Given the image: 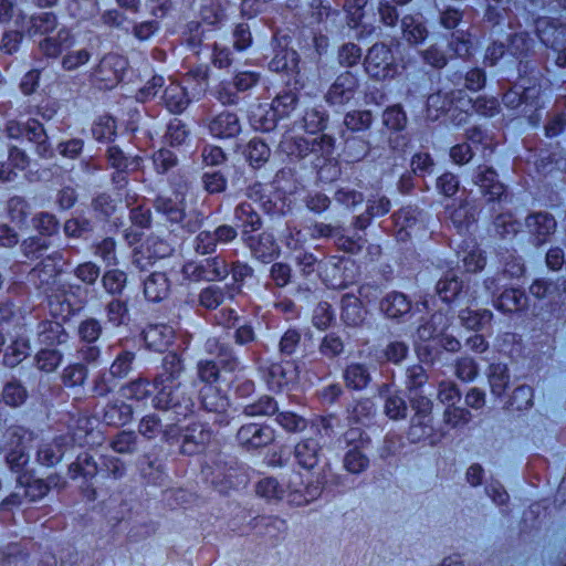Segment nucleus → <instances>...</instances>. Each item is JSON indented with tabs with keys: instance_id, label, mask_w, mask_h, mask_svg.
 <instances>
[{
	"instance_id": "58836bf2",
	"label": "nucleus",
	"mask_w": 566,
	"mask_h": 566,
	"mask_svg": "<svg viewBox=\"0 0 566 566\" xmlns=\"http://www.w3.org/2000/svg\"><path fill=\"white\" fill-rule=\"evenodd\" d=\"M526 302L525 293L518 289L505 290L494 301L493 305L497 311L501 312H516L524 307Z\"/></svg>"
},
{
	"instance_id": "9d476101",
	"label": "nucleus",
	"mask_w": 566,
	"mask_h": 566,
	"mask_svg": "<svg viewBox=\"0 0 566 566\" xmlns=\"http://www.w3.org/2000/svg\"><path fill=\"white\" fill-rule=\"evenodd\" d=\"M8 137L13 139L27 138L36 144V151L40 156H46L49 144L43 125L36 119H29L27 123L9 120L6 127Z\"/></svg>"
},
{
	"instance_id": "4be33fe9",
	"label": "nucleus",
	"mask_w": 566,
	"mask_h": 566,
	"mask_svg": "<svg viewBox=\"0 0 566 566\" xmlns=\"http://www.w3.org/2000/svg\"><path fill=\"white\" fill-rule=\"evenodd\" d=\"M503 103L510 108H516L520 105L525 104V107L538 111L544 107V102L542 101V87L541 85H532L524 87L522 92L514 87L503 95Z\"/></svg>"
},
{
	"instance_id": "864d4df0",
	"label": "nucleus",
	"mask_w": 566,
	"mask_h": 566,
	"mask_svg": "<svg viewBox=\"0 0 566 566\" xmlns=\"http://www.w3.org/2000/svg\"><path fill=\"white\" fill-rule=\"evenodd\" d=\"M297 104V96L295 93L289 91L279 94L271 103V107L279 119L286 118L295 109Z\"/></svg>"
},
{
	"instance_id": "5fc2aeb1",
	"label": "nucleus",
	"mask_w": 566,
	"mask_h": 566,
	"mask_svg": "<svg viewBox=\"0 0 566 566\" xmlns=\"http://www.w3.org/2000/svg\"><path fill=\"white\" fill-rule=\"evenodd\" d=\"M373 123V114L370 111H352L344 117V125L352 132L367 130Z\"/></svg>"
},
{
	"instance_id": "e433bc0d",
	"label": "nucleus",
	"mask_w": 566,
	"mask_h": 566,
	"mask_svg": "<svg viewBox=\"0 0 566 566\" xmlns=\"http://www.w3.org/2000/svg\"><path fill=\"white\" fill-rule=\"evenodd\" d=\"M233 289L228 286L209 285L199 293V304L208 310H214L221 305L227 297H233Z\"/></svg>"
},
{
	"instance_id": "7ed1b4c3",
	"label": "nucleus",
	"mask_w": 566,
	"mask_h": 566,
	"mask_svg": "<svg viewBox=\"0 0 566 566\" xmlns=\"http://www.w3.org/2000/svg\"><path fill=\"white\" fill-rule=\"evenodd\" d=\"M323 484L319 481L304 484L300 473H293L286 486L281 485L274 478H264L256 485V493L268 501L285 499L290 504L302 506L319 497Z\"/></svg>"
},
{
	"instance_id": "13d9d810",
	"label": "nucleus",
	"mask_w": 566,
	"mask_h": 566,
	"mask_svg": "<svg viewBox=\"0 0 566 566\" xmlns=\"http://www.w3.org/2000/svg\"><path fill=\"white\" fill-rule=\"evenodd\" d=\"M382 123L390 130H402L407 124V116L400 105L389 106L382 114Z\"/></svg>"
},
{
	"instance_id": "f257e3e1",
	"label": "nucleus",
	"mask_w": 566,
	"mask_h": 566,
	"mask_svg": "<svg viewBox=\"0 0 566 566\" xmlns=\"http://www.w3.org/2000/svg\"><path fill=\"white\" fill-rule=\"evenodd\" d=\"M164 373L154 382L157 390L153 398V405L157 409L172 410L176 420L180 421L192 412L193 401L186 394V388L178 381L182 371V363L176 353H169L164 357Z\"/></svg>"
},
{
	"instance_id": "0eeeda50",
	"label": "nucleus",
	"mask_w": 566,
	"mask_h": 566,
	"mask_svg": "<svg viewBox=\"0 0 566 566\" xmlns=\"http://www.w3.org/2000/svg\"><path fill=\"white\" fill-rule=\"evenodd\" d=\"M59 272L57 264L49 258L41 265L34 268L31 275L39 280V287L48 294L51 313L55 316L66 317L73 310L70 300L64 294L50 293V286L55 283Z\"/></svg>"
},
{
	"instance_id": "79ce46f5",
	"label": "nucleus",
	"mask_w": 566,
	"mask_h": 566,
	"mask_svg": "<svg viewBox=\"0 0 566 566\" xmlns=\"http://www.w3.org/2000/svg\"><path fill=\"white\" fill-rule=\"evenodd\" d=\"M244 155L252 167L259 168L269 160L271 150L263 140L252 138L245 147Z\"/></svg>"
},
{
	"instance_id": "4468645a",
	"label": "nucleus",
	"mask_w": 566,
	"mask_h": 566,
	"mask_svg": "<svg viewBox=\"0 0 566 566\" xmlns=\"http://www.w3.org/2000/svg\"><path fill=\"white\" fill-rule=\"evenodd\" d=\"M172 252V248L166 241L149 237L144 243L134 250L133 264L140 271L153 265L156 260L164 259Z\"/></svg>"
},
{
	"instance_id": "603ef678",
	"label": "nucleus",
	"mask_w": 566,
	"mask_h": 566,
	"mask_svg": "<svg viewBox=\"0 0 566 566\" xmlns=\"http://www.w3.org/2000/svg\"><path fill=\"white\" fill-rule=\"evenodd\" d=\"M235 218L241 222L243 230L255 231L261 226V218L249 202H242L235 208Z\"/></svg>"
},
{
	"instance_id": "393cba45",
	"label": "nucleus",
	"mask_w": 566,
	"mask_h": 566,
	"mask_svg": "<svg viewBox=\"0 0 566 566\" xmlns=\"http://www.w3.org/2000/svg\"><path fill=\"white\" fill-rule=\"evenodd\" d=\"M475 101H473L463 90L453 91L452 105L450 108V120L455 126H462L468 123L470 116L474 113Z\"/></svg>"
},
{
	"instance_id": "c03bdc74",
	"label": "nucleus",
	"mask_w": 566,
	"mask_h": 566,
	"mask_svg": "<svg viewBox=\"0 0 566 566\" xmlns=\"http://www.w3.org/2000/svg\"><path fill=\"white\" fill-rule=\"evenodd\" d=\"M56 28V17L51 12H41L28 20L27 33L32 36L52 32Z\"/></svg>"
},
{
	"instance_id": "774afa93",
	"label": "nucleus",
	"mask_w": 566,
	"mask_h": 566,
	"mask_svg": "<svg viewBox=\"0 0 566 566\" xmlns=\"http://www.w3.org/2000/svg\"><path fill=\"white\" fill-rule=\"evenodd\" d=\"M87 369L82 364H72L64 368L62 381L66 387H75L84 384Z\"/></svg>"
},
{
	"instance_id": "412c9836",
	"label": "nucleus",
	"mask_w": 566,
	"mask_h": 566,
	"mask_svg": "<svg viewBox=\"0 0 566 566\" xmlns=\"http://www.w3.org/2000/svg\"><path fill=\"white\" fill-rule=\"evenodd\" d=\"M241 123L233 112L223 111L214 115L208 124V130L214 138L227 139L237 137L241 133Z\"/></svg>"
},
{
	"instance_id": "4d7b16f0",
	"label": "nucleus",
	"mask_w": 566,
	"mask_h": 566,
	"mask_svg": "<svg viewBox=\"0 0 566 566\" xmlns=\"http://www.w3.org/2000/svg\"><path fill=\"white\" fill-rule=\"evenodd\" d=\"M494 227L496 234L502 239H510L521 229V223L514 218L512 213H502L495 218Z\"/></svg>"
},
{
	"instance_id": "b1692460",
	"label": "nucleus",
	"mask_w": 566,
	"mask_h": 566,
	"mask_svg": "<svg viewBox=\"0 0 566 566\" xmlns=\"http://www.w3.org/2000/svg\"><path fill=\"white\" fill-rule=\"evenodd\" d=\"M544 22H537V32L539 40L546 45L554 49L556 52H560L557 56V64L566 66V28L549 27L547 30H541Z\"/></svg>"
},
{
	"instance_id": "69168bd1",
	"label": "nucleus",
	"mask_w": 566,
	"mask_h": 566,
	"mask_svg": "<svg viewBox=\"0 0 566 566\" xmlns=\"http://www.w3.org/2000/svg\"><path fill=\"white\" fill-rule=\"evenodd\" d=\"M94 138L98 142H111L116 135L115 119L108 116L98 118L92 128Z\"/></svg>"
},
{
	"instance_id": "3c124183",
	"label": "nucleus",
	"mask_w": 566,
	"mask_h": 566,
	"mask_svg": "<svg viewBox=\"0 0 566 566\" xmlns=\"http://www.w3.org/2000/svg\"><path fill=\"white\" fill-rule=\"evenodd\" d=\"M509 381L510 375L506 365L492 364L490 366L489 382L493 395L502 396L507 388Z\"/></svg>"
},
{
	"instance_id": "a211bd4d",
	"label": "nucleus",
	"mask_w": 566,
	"mask_h": 566,
	"mask_svg": "<svg viewBox=\"0 0 566 566\" xmlns=\"http://www.w3.org/2000/svg\"><path fill=\"white\" fill-rule=\"evenodd\" d=\"M525 226L535 245H542L548 242L555 233L557 222L548 212H534L526 217Z\"/></svg>"
},
{
	"instance_id": "052dcab7",
	"label": "nucleus",
	"mask_w": 566,
	"mask_h": 566,
	"mask_svg": "<svg viewBox=\"0 0 566 566\" xmlns=\"http://www.w3.org/2000/svg\"><path fill=\"white\" fill-rule=\"evenodd\" d=\"M103 286L109 294H120L127 282V274L124 271L108 270L102 277Z\"/></svg>"
},
{
	"instance_id": "f03ea898",
	"label": "nucleus",
	"mask_w": 566,
	"mask_h": 566,
	"mask_svg": "<svg viewBox=\"0 0 566 566\" xmlns=\"http://www.w3.org/2000/svg\"><path fill=\"white\" fill-rule=\"evenodd\" d=\"M326 122L327 115L323 111L315 107L307 109L302 118V127L310 136L305 138L285 134L279 145L281 151L296 158L313 154L317 158L327 159L334 150V138L326 134L313 136L325 127Z\"/></svg>"
},
{
	"instance_id": "aec40b11",
	"label": "nucleus",
	"mask_w": 566,
	"mask_h": 566,
	"mask_svg": "<svg viewBox=\"0 0 566 566\" xmlns=\"http://www.w3.org/2000/svg\"><path fill=\"white\" fill-rule=\"evenodd\" d=\"M155 207L156 210L163 213L172 224H180L181 228L187 229L189 232L195 231L197 228V223L192 224L190 221L184 223L186 219L184 200L179 198L178 193H175L174 197L159 196L156 199Z\"/></svg>"
},
{
	"instance_id": "f3484780",
	"label": "nucleus",
	"mask_w": 566,
	"mask_h": 566,
	"mask_svg": "<svg viewBox=\"0 0 566 566\" xmlns=\"http://www.w3.org/2000/svg\"><path fill=\"white\" fill-rule=\"evenodd\" d=\"M238 442L247 450L263 448L274 441V430L258 423L243 424L237 433Z\"/></svg>"
},
{
	"instance_id": "7c9ffc66",
	"label": "nucleus",
	"mask_w": 566,
	"mask_h": 566,
	"mask_svg": "<svg viewBox=\"0 0 566 566\" xmlns=\"http://www.w3.org/2000/svg\"><path fill=\"white\" fill-rule=\"evenodd\" d=\"M250 124L255 130L271 132L276 127L279 118L271 106L258 104L251 107Z\"/></svg>"
},
{
	"instance_id": "473e14b6",
	"label": "nucleus",
	"mask_w": 566,
	"mask_h": 566,
	"mask_svg": "<svg viewBox=\"0 0 566 566\" xmlns=\"http://www.w3.org/2000/svg\"><path fill=\"white\" fill-rule=\"evenodd\" d=\"M380 308L388 317L398 318L410 312L411 303L405 294L390 292L382 298Z\"/></svg>"
},
{
	"instance_id": "4c0bfd02",
	"label": "nucleus",
	"mask_w": 566,
	"mask_h": 566,
	"mask_svg": "<svg viewBox=\"0 0 566 566\" xmlns=\"http://www.w3.org/2000/svg\"><path fill=\"white\" fill-rule=\"evenodd\" d=\"M133 418V408L123 400L108 403L104 411V421L109 426H124Z\"/></svg>"
},
{
	"instance_id": "8fccbe9b",
	"label": "nucleus",
	"mask_w": 566,
	"mask_h": 566,
	"mask_svg": "<svg viewBox=\"0 0 566 566\" xmlns=\"http://www.w3.org/2000/svg\"><path fill=\"white\" fill-rule=\"evenodd\" d=\"M493 314L489 310L472 311L463 310L459 314L462 325L468 329L479 331L491 322Z\"/></svg>"
},
{
	"instance_id": "338daca9",
	"label": "nucleus",
	"mask_w": 566,
	"mask_h": 566,
	"mask_svg": "<svg viewBox=\"0 0 566 566\" xmlns=\"http://www.w3.org/2000/svg\"><path fill=\"white\" fill-rule=\"evenodd\" d=\"M2 397L7 405L17 407L24 402L27 390L19 381H9L3 388Z\"/></svg>"
},
{
	"instance_id": "39448f33",
	"label": "nucleus",
	"mask_w": 566,
	"mask_h": 566,
	"mask_svg": "<svg viewBox=\"0 0 566 566\" xmlns=\"http://www.w3.org/2000/svg\"><path fill=\"white\" fill-rule=\"evenodd\" d=\"M164 438L169 443L180 442L184 454H195L205 449L211 439V431L200 422H191L186 427L177 423L168 426Z\"/></svg>"
},
{
	"instance_id": "1a4fd4ad",
	"label": "nucleus",
	"mask_w": 566,
	"mask_h": 566,
	"mask_svg": "<svg viewBox=\"0 0 566 566\" xmlns=\"http://www.w3.org/2000/svg\"><path fill=\"white\" fill-rule=\"evenodd\" d=\"M478 290L479 286L476 284L464 283L455 275H447L439 280L436 285L437 294L444 303L458 301L459 303L472 305L481 297Z\"/></svg>"
},
{
	"instance_id": "0e129e2a",
	"label": "nucleus",
	"mask_w": 566,
	"mask_h": 566,
	"mask_svg": "<svg viewBox=\"0 0 566 566\" xmlns=\"http://www.w3.org/2000/svg\"><path fill=\"white\" fill-rule=\"evenodd\" d=\"M36 367L44 373L54 371L62 361V354L56 349H41L36 356Z\"/></svg>"
},
{
	"instance_id": "680f3d73",
	"label": "nucleus",
	"mask_w": 566,
	"mask_h": 566,
	"mask_svg": "<svg viewBox=\"0 0 566 566\" xmlns=\"http://www.w3.org/2000/svg\"><path fill=\"white\" fill-rule=\"evenodd\" d=\"M137 436L134 431L123 430L111 441V448L122 454L133 453L136 450Z\"/></svg>"
},
{
	"instance_id": "cd10ccee",
	"label": "nucleus",
	"mask_w": 566,
	"mask_h": 566,
	"mask_svg": "<svg viewBox=\"0 0 566 566\" xmlns=\"http://www.w3.org/2000/svg\"><path fill=\"white\" fill-rule=\"evenodd\" d=\"M474 182L490 201L500 200L504 195L505 187L497 180V175L492 168L481 170L476 175Z\"/></svg>"
},
{
	"instance_id": "9b49d317",
	"label": "nucleus",
	"mask_w": 566,
	"mask_h": 566,
	"mask_svg": "<svg viewBox=\"0 0 566 566\" xmlns=\"http://www.w3.org/2000/svg\"><path fill=\"white\" fill-rule=\"evenodd\" d=\"M359 93V80L349 72L340 73L329 86L325 99L329 105L343 106L356 99Z\"/></svg>"
},
{
	"instance_id": "c756f323",
	"label": "nucleus",
	"mask_w": 566,
	"mask_h": 566,
	"mask_svg": "<svg viewBox=\"0 0 566 566\" xmlns=\"http://www.w3.org/2000/svg\"><path fill=\"white\" fill-rule=\"evenodd\" d=\"M70 30L62 28L55 35L46 36L39 43L41 52L49 57H56L61 52L73 44Z\"/></svg>"
},
{
	"instance_id": "bf43d9fd",
	"label": "nucleus",
	"mask_w": 566,
	"mask_h": 566,
	"mask_svg": "<svg viewBox=\"0 0 566 566\" xmlns=\"http://www.w3.org/2000/svg\"><path fill=\"white\" fill-rule=\"evenodd\" d=\"M345 469L354 474L365 471L368 467V458L361 452L360 446L348 450L344 458Z\"/></svg>"
},
{
	"instance_id": "423d86ee",
	"label": "nucleus",
	"mask_w": 566,
	"mask_h": 566,
	"mask_svg": "<svg viewBox=\"0 0 566 566\" xmlns=\"http://www.w3.org/2000/svg\"><path fill=\"white\" fill-rule=\"evenodd\" d=\"M227 6V0H203L200 7L201 22H191L186 38L187 45L193 53H199L202 41L208 39L205 25L221 23L226 18Z\"/></svg>"
},
{
	"instance_id": "a878e982",
	"label": "nucleus",
	"mask_w": 566,
	"mask_h": 566,
	"mask_svg": "<svg viewBox=\"0 0 566 566\" xmlns=\"http://www.w3.org/2000/svg\"><path fill=\"white\" fill-rule=\"evenodd\" d=\"M143 334L147 347L155 352L166 350L175 337L174 328L166 324L149 325Z\"/></svg>"
},
{
	"instance_id": "6ab92c4d",
	"label": "nucleus",
	"mask_w": 566,
	"mask_h": 566,
	"mask_svg": "<svg viewBox=\"0 0 566 566\" xmlns=\"http://www.w3.org/2000/svg\"><path fill=\"white\" fill-rule=\"evenodd\" d=\"M242 237L252 254L264 263L271 262L279 254V245L269 232L249 235V230H242Z\"/></svg>"
},
{
	"instance_id": "c9c22d12",
	"label": "nucleus",
	"mask_w": 566,
	"mask_h": 566,
	"mask_svg": "<svg viewBox=\"0 0 566 566\" xmlns=\"http://www.w3.org/2000/svg\"><path fill=\"white\" fill-rule=\"evenodd\" d=\"M200 398L202 407L209 412L223 413L229 406L227 396L214 385H205L200 389Z\"/></svg>"
},
{
	"instance_id": "ddd939ff",
	"label": "nucleus",
	"mask_w": 566,
	"mask_h": 566,
	"mask_svg": "<svg viewBox=\"0 0 566 566\" xmlns=\"http://www.w3.org/2000/svg\"><path fill=\"white\" fill-rule=\"evenodd\" d=\"M261 371L269 389L272 391L289 389L298 378L297 367L290 360L271 363L269 366L261 368Z\"/></svg>"
},
{
	"instance_id": "de8ad7c7",
	"label": "nucleus",
	"mask_w": 566,
	"mask_h": 566,
	"mask_svg": "<svg viewBox=\"0 0 566 566\" xmlns=\"http://www.w3.org/2000/svg\"><path fill=\"white\" fill-rule=\"evenodd\" d=\"M69 472L72 479L80 476L91 479L97 473V464L91 454L84 452L78 454L76 461L70 465Z\"/></svg>"
},
{
	"instance_id": "09e8293b",
	"label": "nucleus",
	"mask_w": 566,
	"mask_h": 566,
	"mask_svg": "<svg viewBox=\"0 0 566 566\" xmlns=\"http://www.w3.org/2000/svg\"><path fill=\"white\" fill-rule=\"evenodd\" d=\"M30 353V344L27 339L18 338L6 348L3 364L13 368L24 360Z\"/></svg>"
},
{
	"instance_id": "c85d7f7f",
	"label": "nucleus",
	"mask_w": 566,
	"mask_h": 566,
	"mask_svg": "<svg viewBox=\"0 0 566 566\" xmlns=\"http://www.w3.org/2000/svg\"><path fill=\"white\" fill-rule=\"evenodd\" d=\"M283 40L286 42L285 38H283ZM286 45L287 43H285V48L275 52L274 57L269 63V67L276 73H298V55L295 50L289 49Z\"/></svg>"
},
{
	"instance_id": "6e6552de",
	"label": "nucleus",
	"mask_w": 566,
	"mask_h": 566,
	"mask_svg": "<svg viewBox=\"0 0 566 566\" xmlns=\"http://www.w3.org/2000/svg\"><path fill=\"white\" fill-rule=\"evenodd\" d=\"M364 66L366 73L378 81L391 80L398 74L396 59L384 43H376L368 50Z\"/></svg>"
},
{
	"instance_id": "2f4dec72",
	"label": "nucleus",
	"mask_w": 566,
	"mask_h": 566,
	"mask_svg": "<svg viewBox=\"0 0 566 566\" xmlns=\"http://www.w3.org/2000/svg\"><path fill=\"white\" fill-rule=\"evenodd\" d=\"M170 290L167 275L163 272L151 273L144 282V293L147 300L159 302L164 300Z\"/></svg>"
},
{
	"instance_id": "bb28decb",
	"label": "nucleus",
	"mask_w": 566,
	"mask_h": 566,
	"mask_svg": "<svg viewBox=\"0 0 566 566\" xmlns=\"http://www.w3.org/2000/svg\"><path fill=\"white\" fill-rule=\"evenodd\" d=\"M294 457L302 468L314 469L322 457L321 446L313 438L304 439L295 446Z\"/></svg>"
},
{
	"instance_id": "a19ab883",
	"label": "nucleus",
	"mask_w": 566,
	"mask_h": 566,
	"mask_svg": "<svg viewBox=\"0 0 566 566\" xmlns=\"http://www.w3.org/2000/svg\"><path fill=\"white\" fill-rule=\"evenodd\" d=\"M449 319L446 314L437 312L431 316L430 322L422 324L417 329V336L420 340H428L440 336L448 327Z\"/></svg>"
},
{
	"instance_id": "5701e85b",
	"label": "nucleus",
	"mask_w": 566,
	"mask_h": 566,
	"mask_svg": "<svg viewBox=\"0 0 566 566\" xmlns=\"http://www.w3.org/2000/svg\"><path fill=\"white\" fill-rule=\"evenodd\" d=\"M72 443L73 439L69 436H60L52 441L43 442L38 450V461L46 467L59 463Z\"/></svg>"
},
{
	"instance_id": "37998d69",
	"label": "nucleus",
	"mask_w": 566,
	"mask_h": 566,
	"mask_svg": "<svg viewBox=\"0 0 566 566\" xmlns=\"http://www.w3.org/2000/svg\"><path fill=\"white\" fill-rule=\"evenodd\" d=\"M453 91L451 92H437L428 96L427 108L428 116L438 118L441 114H449L452 105Z\"/></svg>"
},
{
	"instance_id": "49530a36",
	"label": "nucleus",
	"mask_w": 566,
	"mask_h": 566,
	"mask_svg": "<svg viewBox=\"0 0 566 566\" xmlns=\"http://www.w3.org/2000/svg\"><path fill=\"white\" fill-rule=\"evenodd\" d=\"M401 28H402L403 38L409 43H415V44L420 43L428 35V31H427L426 27L423 25L422 21L412 15H406L402 18Z\"/></svg>"
},
{
	"instance_id": "f704fd0d",
	"label": "nucleus",
	"mask_w": 566,
	"mask_h": 566,
	"mask_svg": "<svg viewBox=\"0 0 566 566\" xmlns=\"http://www.w3.org/2000/svg\"><path fill=\"white\" fill-rule=\"evenodd\" d=\"M365 318V310L359 297L345 294L342 297V319L348 326H358Z\"/></svg>"
},
{
	"instance_id": "e2e57ef3",
	"label": "nucleus",
	"mask_w": 566,
	"mask_h": 566,
	"mask_svg": "<svg viewBox=\"0 0 566 566\" xmlns=\"http://www.w3.org/2000/svg\"><path fill=\"white\" fill-rule=\"evenodd\" d=\"M206 348L210 354H217L221 363L226 365L229 370H234L239 361L232 357V350L228 346L220 345L216 338H210L206 343Z\"/></svg>"
},
{
	"instance_id": "2eb2a0df",
	"label": "nucleus",
	"mask_w": 566,
	"mask_h": 566,
	"mask_svg": "<svg viewBox=\"0 0 566 566\" xmlns=\"http://www.w3.org/2000/svg\"><path fill=\"white\" fill-rule=\"evenodd\" d=\"M10 437V450L7 462L11 470L19 471L29 461L28 443L32 440V432L23 427L12 428L8 431Z\"/></svg>"
},
{
	"instance_id": "6e6d98bb",
	"label": "nucleus",
	"mask_w": 566,
	"mask_h": 566,
	"mask_svg": "<svg viewBox=\"0 0 566 566\" xmlns=\"http://www.w3.org/2000/svg\"><path fill=\"white\" fill-rule=\"evenodd\" d=\"M277 402L269 396L244 407L243 413L248 417L272 416L277 411Z\"/></svg>"
},
{
	"instance_id": "72a5a7b5",
	"label": "nucleus",
	"mask_w": 566,
	"mask_h": 566,
	"mask_svg": "<svg viewBox=\"0 0 566 566\" xmlns=\"http://www.w3.org/2000/svg\"><path fill=\"white\" fill-rule=\"evenodd\" d=\"M39 342L53 346L66 343L69 334L60 322L45 321L39 324Z\"/></svg>"
},
{
	"instance_id": "ea45409f",
	"label": "nucleus",
	"mask_w": 566,
	"mask_h": 566,
	"mask_svg": "<svg viewBox=\"0 0 566 566\" xmlns=\"http://www.w3.org/2000/svg\"><path fill=\"white\" fill-rule=\"evenodd\" d=\"M153 394L150 389V382L147 379L138 378L123 386L119 389L122 398L127 400H134L136 402L146 401Z\"/></svg>"
},
{
	"instance_id": "f8f14e48",
	"label": "nucleus",
	"mask_w": 566,
	"mask_h": 566,
	"mask_svg": "<svg viewBox=\"0 0 566 566\" xmlns=\"http://www.w3.org/2000/svg\"><path fill=\"white\" fill-rule=\"evenodd\" d=\"M184 274L192 281H217L229 274L227 262L220 258H209L200 262H189L184 265Z\"/></svg>"
},
{
	"instance_id": "dca6fc26",
	"label": "nucleus",
	"mask_w": 566,
	"mask_h": 566,
	"mask_svg": "<svg viewBox=\"0 0 566 566\" xmlns=\"http://www.w3.org/2000/svg\"><path fill=\"white\" fill-rule=\"evenodd\" d=\"M128 62L123 55L108 53L101 60L94 76L104 83V87L111 88L122 80Z\"/></svg>"
},
{
	"instance_id": "20e7f679",
	"label": "nucleus",
	"mask_w": 566,
	"mask_h": 566,
	"mask_svg": "<svg viewBox=\"0 0 566 566\" xmlns=\"http://www.w3.org/2000/svg\"><path fill=\"white\" fill-rule=\"evenodd\" d=\"M207 78V71L199 67L197 70L190 71L185 82L188 83L191 80L197 82L196 87L192 88V92L189 93L187 87L182 86L179 83L171 82L168 86H166L163 95V101L170 113L180 114L182 113L190 102L195 98H199L202 92H205Z\"/></svg>"
},
{
	"instance_id": "a18cd8bd",
	"label": "nucleus",
	"mask_w": 566,
	"mask_h": 566,
	"mask_svg": "<svg viewBox=\"0 0 566 566\" xmlns=\"http://www.w3.org/2000/svg\"><path fill=\"white\" fill-rule=\"evenodd\" d=\"M344 380L348 388L360 390L368 385L370 375L365 365L350 364L344 370Z\"/></svg>"
}]
</instances>
